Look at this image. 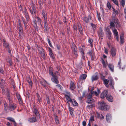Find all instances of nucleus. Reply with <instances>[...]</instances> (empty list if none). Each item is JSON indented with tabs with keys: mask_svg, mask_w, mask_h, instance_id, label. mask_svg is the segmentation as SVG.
<instances>
[{
	"mask_svg": "<svg viewBox=\"0 0 126 126\" xmlns=\"http://www.w3.org/2000/svg\"><path fill=\"white\" fill-rule=\"evenodd\" d=\"M111 19L110 20V27H115V24L117 28L120 27V25L117 18L116 17H111Z\"/></svg>",
	"mask_w": 126,
	"mask_h": 126,
	"instance_id": "obj_1",
	"label": "nucleus"
},
{
	"mask_svg": "<svg viewBox=\"0 0 126 126\" xmlns=\"http://www.w3.org/2000/svg\"><path fill=\"white\" fill-rule=\"evenodd\" d=\"M100 108L101 110H106L109 109L110 106L106 103L102 101L100 103Z\"/></svg>",
	"mask_w": 126,
	"mask_h": 126,
	"instance_id": "obj_2",
	"label": "nucleus"
},
{
	"mask_svg": "<svg viewBox=\"0 0 126 126\" xmlns=\"http://www.w3.org/2000/svg\"><path fill=\"white\" fill-rule=\"evenodd\" d=\"M73 27L74 30L76 31H77V28L78 27V29L80 34L82 35L83 34V30L80 24L77 23L76 24H74L73 25Z\"/></svg>",
	"mask_w": 126,
	"mask_h": 126,
	"instance_id": "obj_3",
	"label": "nucleus"
},
{
	"mask_svg": "<svg viewBox=\"0 0 126 126\" xmlns=\"http://www.w3.org/2000/svg\"><path fill=\"white\" fill-rule=\"evenodd\" d=\"M36 18L37 19V21H36V19H34L33 20V26L35 28H37V22L38 24L41 27L42 26L41 24L42 20L38 17L37 16Z\"/></svg>",
	"mask_w": 126,
	"mask_h": 126,
	"instance_id": "obj_4",
	"label": "nucleus"
},
{
	"mask_svg": "<svg viewBox=\"0 0 126 126\" xmlns=\"http://www.w3.org/2000/svg\"><path fill=\"white\" fill-rule=\"evenodd\" d=\"M23 14L26 18L27 21V22L30 21V18L29 16L27 9L25 7L24 8V11H23Z\"/></svg>",
	"mask_w": 126,
	"mask_h": 126,
	"instance_id": "obj_5",
	"label": "nucleus"
},
{
	"mask_svg": "<svg viewBox=\"0 0 126 126\" xmlns=\"http://www.w3.org/2000/svg\"><path fill=\"white\" fill-rule=\"evenodd\" d=\"M87 54L91 57V60H93L95 57V52L94 51L92 50H90Z\"/></svg>",
	"mask_w": 126,
	"mask_h": 126,
	"instance_id": "obj_6",
	"label": "nucleus"
},
{
	"mask_svg": "<svg viewBox=\"0 0 126 126\" xmlns=\"http://www.w3.org/2000/svg\"><path fill=\"white\" fill-rule=\"evenodd\" d=\"M58 76H52L51 78L52 81L54 83L56 84H58L59 83V81L58 80Z\"/></svg>",
	"mask_w": 126,
	"mask_h": 126,
	"instance_id": "obj_7",
	"label": "nucleus"
},
{
	"mask_svg": "<svg viewBox=\"0 0 126 126\" xmlns=\"http://www.w3.org/2000/svg\"><path fill=\"white\" fill-rule=\"evenodd\" d=\"M108 91L106 90H104L101 93L100 95V97L101 98H104L105 97H106L108 95Z\"/></svg>",
	"mask_w": 126,
	"mask_h": 126,
	"instance_id": "obj_8",
	"label": "nucleus"
},
{
	"mask_svg": "<svg viewBox=\"0 0 126 126\" xmlns=\"http://www.w3.org/2000/svg\"><path fill=\"white\" fill-rule=\"evenodd\" d=\"M33 109L32 111L34 112L35 115L37 116H39V115L38 109H37L36 107V106L34 105L33 107Z\"/></svg>",
	"mask_w": 126,
	"mask_h": 126,
	"instance_id": "obj_9",
	"label": "nucleus"
},
{
	"mask_svg": "<svg viewBox=\"0 0 126 126\" xmlns=\"http://www.w3.org/2000/svg\"><path fill=\"white\" fill-rule=\"evenodd\" d=\"M98 33L99 38L101 39H103V36L104 35V33L103 31L102 28H100L99 29V31L98 32Z\"/></svg>",
	"mask_w": 126,
	"mask_h": 126,
	"instance_id": "obj_10",
	"label": "nucleus"
},
{
	"mask_svg": "<svg viewBox=\"0 0 126 126\" xmlns=\"http://www.w3.org/2000/svg\"><path fill=\"white\" fill-rule=\"evenodd\" d=\"M3 44L4 47L6 49L10 47L9 45V44L7 43L4 39L3 40Z\"/></svg>",
	"mask_w": 126,
	"mask_h": 126,
	"instance_id": "obj_11",
	"label": "nucleus"
},
{
	"mask_svg": "<svg viewBox=\"0 0 126 126\" xmlns=\"http://www.w3.org/2000/svg\"><path fill=\"white\" fill-rule=\"evenodd\" d=\"M116 50L113 47H112L110 51L112 57H114L116 55Z\"/></svg>",
	"mask_w": 126,
	"mask_h": 126,
	"instance_id": "obj_12",
	"label": "nucleus"
},
{
	"mask_svg": "<svg viewBox=\"0 0 126 126\" xmlns=\"http://www.w3.org/2000/svg\"><path fill=\"white\" fill-rule=\"evenodd\" d=\"M41 50H39L40 53L42 57L44 59L46 58V56L45 53V50L42 48H41Z\"/></svg>",
	"mask_w": 126,
	"mask_h": 126,
	"instance_id": "obj_13",
	"label": "nucleus"
},
{
	"mask_svg": "<svg viewBox=\"0 0 126 126\" xmlns=\"http://www.w3.org/2000/svg\"><path fill=\"white\" fill-rule=\"evenodd\" d=\"M37 120L35 116L33 117L30 118L28 119L29 121L30 122L32 123L36 122H37Z\"/></svg>",
	"mask_w": 126,
	"mask_h": 126,
	"instance_id": "obj_14",
	"label": "nucleus"
},
{
	"mask_svg": "<svg viewBox=\"0 0 126 126\" xmlns=\"http://www.w3.org/2000/svg\"><path fill=\"white\" fill-rule=\"evenodd\" d=\"M91 16L89 15H88V17H85L83 19V20L86 23H88L89 22V20L91 19Z\"/></svg>",
	"mask_w": 126,
	"mask_h": 126,
	"instance_id": "obj_15",
	"label": "nucleus"
},
{
	"mask_svg": "<svg viewBox=\"0 0 126 126\" xmlns=\"http://www.w3.org/2000/svg\"><path fill=\"white\" fill-rule=\"evenodd\" d=\"M16 107V105L14 104L10 105H9V108L10 110L13 111L15 110Z\"/></svg>",
	"mask_w": 126,
	"mask_h": 126,
	"instance_id": "obj_16",
	"label": "nucleus"
},
{
	"mask_svg": "<svg viewBox=\"0 0 126 126\" xmlns=\"http://www.w3.org/2000/svg\"><path fill=\"white\" fill-rule=\"evenodd\" d=\"M70 47L72 50V51H73L75 50H77V47L75 45L73 42H72L70 45Z\"/></svg>",
	"mask_w": 126,
	"mask_h": 126,
	"instance_id": "obj_17",
	"label": "nucleus"
},
{
	"mask_svg": "<svg viewBox=\"0 0 126 126\" xmlns=\"http://www.w3.org/2000/svg\"><path fill=\"white\" fill-rule=\"evenodd\" d=\"M106 119L108 122H110L112 119L111 114L110 113H108L106 116Z\"/></svg>",
	"mask_w": 126,
	"mask_h": 126,
	"instance_id": "obj_18",
	"label": "nucleus"
},
{
	"mask_svg": "<svg viewBox=\"0 0 126 126\" xmlns=\"http://www.w3.org/2000/svg\"><path fill=\"white\" fill-rule=\"evenodd\" d=\"M109 79L110 81L109 85H110V87L112 89H114V81L113 79L112 78H110V79Z\"/></svg>",
	"mask_w": 126,
	"mask_h": 126,
	"instance_id": "obj_19",
	"label": "nucleus"
},
{
	"mask_svg": "<svg viewBox=\"0 0 126 126\" xmlns=\"http://www.w3.org/2000/svg\"><path fill=\"white\" fill-rule=\"evenodd\" d=\"M31 6L32 9V10L33 13L35 15L36 14V8L35 6V5L34 3L32 2L31 4Z\"/></svg>",
	"mask_w": 126,
	"mask_h": 126,
	"instance_id": "obj_20",
	"label": "nucleus"
},
{
	"mask_svg": "<svg viewBox=\"0 0 126 126\" xmlns=\"http://www.w3.org/2000/svg\"><path fill=\"white\" fill-rule=\"evenodd\" d=\"M106 99L108 101L110 102H112L113 101V97L110 95L108 94L106 97Z\"/></svg>",
	"mask_w": 126,
	"mask_h": 126,
	"instance_id": "obj_21",
	"label": "nucleus"
},
{
	"mask_svg": "<svg viewBox=\"0 0 126 126\" xmlns=\"http://www.w3.org/2000/svg\"><path fill=\"white\" fill-rule=\"evenodd\" d=\"M16 96L17 98L19 103H22V102L21 100V97L20 94L18 93H16Z\"/></svg>",
	"mask_w": 126,
	"mask_h": 126,
	"instance_id": "obj_22",
	"label": "nucleus"
},
{
	"mask_svg": "<svg viewBox=\"0 0 126 126\" xmlns=\"http://www.w3.org/2000/svg\"><path fill=\"white\" fill-rule=\"evenodd\" d=\"M8 93L7 95V96L8 99L9 101V102L10 103L12 102V100L13 98L10 96V93L8 91Z\"/></svg>",
	"mask_w": 126,
	"mask_h": 126,
	"instance_id": "obj_23",
	"label": "nucleus"
},
{
	"mask_svg": "<svg viewBox=\"0 0 126 126\" xmlns=\"http://www.w3.org/2000/svg\"><path fill=\"white\" fill-rule=\"evenodd\" d=\"M108 66L110 70L112 72H113L114 66L113 64H112L110 63L108 64Z\"/></svg>",
	"mask_w": 126,
	"mask_h": 126,
	"instance_id": "obj_24",
	"label": "nucleus"
},
{
	"mask_svg": "<svg viewBox=\"0 0 126 126\" xmlns=\"http://www.w3.org/2000/svg\"><path fill=\"white\" fill-rule=\"evenodd\" d=\"M113 9V13L112 14V16L111 17H116V15H117L118 13V11L115 10L112 7Z\"/></svg>",
	"mask_w": 126,
	"mask_h": 126,
	"instance_id": "obj_25",
	"label": "nucleus"
},
{
	"mask_svg": "<svg viewBox=\"0 0 126 126\" xmlns=\"http://www.w3.org/2000/svg\"><path fill=\"white\" fill-rule=\"evenodd\" d=\"M42 14L44 20H47V15L46 12L44 10H42Z\"/></svg>",
	"mask_w": 126,
	"mask_h": 126,
	"instance_id": "obj_26",
	"label": "nucleus"
},
{
	"mask_svg": "<svg viewBox=\"0 0 126 126\" xmlns=\"http://www.w3.org/2000/svg\"><path fill=\"white\" fill-rule=\"evenodd\" d=\"M40 84L45 87H46V83H47V82L45 80H40Z\"/></svg>",
	"mask_w": 126,
	"mask_h": 126,
	"instance_id": "obj_27",
	"label": "nucleus"
},
{
	"mask_svg": "<svg viewBox=\"0 0 126 126\" xmlns=\"http://www.w3.org/2000/svg\"><path fill=\"white\" fill-rule=\"evenodd\" d=\"M70 88L71 90H73L75 89V85L74 83L72 81L70 82Z\"/></svg>",
	"mask_w": 126,
	"mask_h": 126,
	"instance_id": "obj_28",
	"label": "nucleus"
},
{
	"mask_svg": "<svg viewBox=\"0 0 126 126\" xmlns=\"http://www.w3.org/2000/svg\"><path fill=\"white\" fill-rule=\"evenodd\" d=\"M115 27H111V29L115 36H117L118 35V33L117 30L115 29Z\"/></svg>",
	"mask_w": 126,
	"mask_h": 126,
	"instance_id": "obj_29",
	"label": "nucleus"
},
{
	"mask_svg": "<svg viewBox=\"0 0 126 126\" xmlns=\"http://www.w3.org/2000/svg\"><path fill=\"white\" fill-rule=\"evenodd\" d=\"M27 82L29 83V85H30L31 87H32V82L30 77H28L27 78Z\"/></svg>",
	"mask_w": 126,
	"mask_h": 126,
	"instance_id": "obj_30",
	"label": "nucleus"
},
{
	"mask_svg": "<svg viewBox=\"0 0 126 126\" xmlns=\"http://www.w3.org/2000/svg\"><path fill=\"white\" fill-rule=\"evenodd\" d=\"M107 32L108 33L107 34V37L109 39H111V37L112 36L111 33L109 30H108Z\"/></svg>",
	"mask_w": 126,
	"mask_h": 126,
	"instance_id": "obj_31",
	"label": "nucleus"
},
{
	"mask_svg": "<svg viewBox=\"0 0 126 126\" xmlns=\"http://www.w3.org/2000/svg\"><path fill=\"white\" fill-rule=\"evenodd\" d=\"M87 75L86 74H83L80 76L79 77L80 80H85L86 78Z\"/></svg>",
	"mask_w": 126,
	"mask_h": 126,
	"instance_id": "obj_32",
	"label": "nucleus"
},
{
	"mask_svg": "<svg viewBox=\"0 0 126 126\" xmlns=\"http://www.w3.org/2000/svg\"><path fill=\"white\" fill-rule=\"evenodd\" d=\"M77 50H76L72 51L74 57L75 58H77L78 56V55L77 53Z\"/></svg>",
	"mask_w": 126,
	"mask_h": 126,
	"instance_id": "obj_33",
	"label": "nucleus"
},
{
	"mask_svg": "<svg viewBox=\"0 0 126 126\" xmlns=\"http://www.w3.org/2000/svg\"><path fill=\"white\" fill-rule=\"evenodd\" d=\"M94 101V100L93 99H88V100L86 101V102L88 104H90L93 103V102Z\"/></svg>",
	"mask_w": 126,
	"mask_h": 126,
	"instance_id": "obj_34",
	"label": "nucleus"
},
{
	"mask_svg": "<svg viewBox=\"0 0 126 126\" xmlns=\"http://www.w3.org/2000/svg\"><path fill=\"white\" fill-rule=\"evenodd\" d=\"M98 77L97 75H93L92 78V81L97 80L98 79Z\"/></svg>",
	"mask_w": 126,
	"mask_h": 126,
	"instance_id": "obj_35",
	"label": "nucleus"
},
{
	"mask_svg": "<svg viewBox=\"0 0 126 126\" xmlns=\"http://www.w3.org/2000/svg\"><path fill=\"white\" fill-rule=\"evenodd\" d=\"M5 81L4 80L1 79H0V86H3V85L5 84Z\"/></svg>",
	"mask_w": 126,
	"mask_h": 126,
	"instance_id": "obj_36",
	"label": "nucleus"
},
{
	"mask_svg": "<svg viewBox=\"0 0 126 126\" xmlns=\"http://www.w3.org/2000/svg\"><path fill=\"white\" fill-rule=\"evenodd\" d=\"M83 66V63L82 61H81L79 63V65L78 66V68L79 69H81Z\"/></svg>",
	"mask_w": 126,
	"mask_h": 126,
	"instance_id": "obj_37",
	"label": "nucleus"
},
{
	"mask_svg": "<svg viewBox=\"0 0 126 126\" xmlns=\"http://www.w3.org/2000/svg\"><path fill=\"white\" fill-rule=\"evenodd\" d=\"M65 96L67 100L68 101L71 103L72 102V100L71 99L70 97L68 95H66Z\"/></svg>",
	"mask_w": 126,
	"mask_h": 126,
	"instance_id": "obj_38",
	"label": "nucleus"
},
{
	"mask_svg": "<svg viewBox=\"0 0 126 126\" xmlns=\"http://www.w3.org/2000/svg\"><path fill=\"white\" fill-rule=\"evenodd\" d=\"M88 42L90 44V46L91 47H93V40L90 38H89V39H88Z\"/></svg>",
	"mask_w": 126,
	"mask_h": 126,
	"instance_id": "obj_39",
	"label": "nucleus"
},
{
	"mask_svg": "<svg viewBox=\"0 0 126 126\" xmlns=\"http://www.w3.org/2000/svg\"><path fill=\"white\" fill-rule=\"evenodd\" d=\"M109 81V80L107 79H104L103 81L104 84L107 87H108L109 86L108 84Z\"/></svg>",
	"mask_w": 126,
	"mask_h": 126,
	"instance_id": "obj_40",
	"label": "nucleus"
},
{
	"mask_svg": "<svg viewBox=\"0 0 126 126\" xmlns=\"http://www.w3.org/2000/svg\"><path fill=\"white\" fill-rule=\"evenodd\" d=\"M49 75H51L52 76L53 75V73L52 71V68L51 67H49Z\"/></svg>",
	"mask_w": 126,
	"mask_h": 126,
	"instance_id": "obj_41",
	"label": "nucleus"
},
{
	"mask_svg": "<svg viewBox=\"0 0 126 126\" xmlns=\"http://www.w3.org/2000/svg\"><path fill=\"white\" fill-rule=\"evenodd\" d=\"M101 61L103 65V67L104 68H106L107 66V64L106 63L104 60L102 58L101 59Z\"/></svg>",
	"mask_w": 126,
	"mask_h": 126,
	"instance_id": "obj_42",
	"label": "nucleus"
},
{
	"mask_svg": "<svg viewBox=\"0 0 126 126\" xmlns=\"http://www.w3.org/2000/svg\"><path fill=\"white\" fill-rule=\"evenodd\" d=\"M74 106H77L78 105V103L76 101L73 99L72 100V102H71Z\"/></svg>",
	"mask_w": 126,
	"mask_h": 126,
	"instance_id": "obj_43",
	"label": "nucleus"
},
{
	"mask_svg": "<svg viewBox=\"0 0 126 126\" xmlns=\"http://www.w3.org/2000/svg\"><path fill=\"white\" fill-rule=\"evenodd\" d=\"M45 28L44 32L46 33H48L49 29V28L48 26L44 27Z\"/></svg>",
	"mask_w": 126,
	"mask_h": 126,
	"instance_id": "obj_44",
	"label": "nucleus"
},
{
	"mask_svg": "<svg viewBox=\"0 0 126 126\" xmlns=\"http://www.w3.org/2000/svg\"><path fill=\"white\" fill-rule=\"evenodd\" d=\"M69 110L70 111V113L71 115H73V108L72 107H69Z\"/></svg>",
	"mask_w": 126,
	"mask_h": 126,
	"instance_id": "obj_45",
	"label": "nucleus"
},
{
	"mask_svg": "<svg viewBox=\"0 0 126 126\" xmlns=\"http://www.w3.org/2000/svg\"><path fill=\"white\" fill-rule=\"evenodd\" d=\"M97 91L98 92V93L96 91H93L92 92H91L93 94H95V95H96V96H97L99 95V91H100V90L98 89Z\"/></svg>",
	"mask_w": 126,
	"mask_h": 126,
	"instance_id": "obj_46",
	"label": "nucleus"
},
{
	"mask_svg": "<svg viewBox=\"0 0 126 126\" xmlns=\"http://www.w3.org/2000/svg\"><path fill=\"white\" fill-rule=\"evenodd\" d=\"M8 107L7 106V103H5L4 105V109L6 111H7Z\"/></svg>",
	"mask_w": 126,
	"mask_h": 126,
	"instance_id": "obj_47",
	"label": "nucleus"
},
{
	"mask_svg": "<svg viewBox=\"0 0 126 126\" xmlns=\"http://www.w3.org/2000/svg\"><path fill=\"white\" fill-rule=\"evenodd\" d=\"M91 25L92 27V29L94 31L96 29V26L93 23H91Z\"/></svg>",
	"mask_w": 126,
	"mask_h": 126,
	"instance_id": "obj_48",
	"label": "nucleus"
},
{
	"mask_svg": "<svg viewBox=\"0 0 126 126\" xmlns=\"http://www.w3.org/2000/svg\"><path fill=\"white\" fill-rule=\"evenodd\" d=\"M57 84L56 85V86L58 88L61 90H62L63 89V87L60 84Z\"/></svg>",
	"mask_w": 126,
	"mask_h": 126,
	"instance_id": "obj_49",
	"label": "nucleus"
},
{
	"mask_svg": "<svg viewBox=\"0 0 126 126\" xmlns=\"http://www.w3.org/2000/svg\"><path fill=\"white\" fill-rule=\"evenodd\" d=\"M92 93L91 92H90L88 94V96L87 98L88 99H91L92 98Z\"/></svg>",
	"mask_w": 126,
	"mask_h": 126,
	"instance_id": "obj_50",
	"label": "nucleus"
},
{
	"mask_svg": "<svg viewBox=\"0 0 126 126\" xmlns=\"http://www.w3.org/2000/svg\"><path fill=\"white\" fill-rule=\"evenodd\" d=\"M55 119L56 123H57L59 124V121L58 120V117L57 116L55 115Z\"/></svg>",
	"mask_w": 126,
	"mask_h": 126,
	"instance_id": "obj_51",
	"label": "nucleus"
},
{
	"mask_svg": "<svg viewBox=\"0 0 126 126\" xmlns=\"http://www.w3.org/2000/svg\"><path fill=\"white\" fill-rule=\"evenodd\" d=\"M125 0H121L120 1V4L123 7H124L125 5Z\"/></svg>",
	"mask_w": 126,
	"mask_h": 126,
	"instance_id": "obj_52",
	"label": "nucleus"
},
{
	"mask_svg": "<svg viewBox=\"0 0 126 126\" xmlns=\"http://www.w3.org/2000/svg\"><path fill=\"white\" fill-rule=\"evenodd\" d=\"M115 4L118 6H119L117 0H111Z\"/></svg>",
	"mask_w": 126,
	"mask_h": 126,
	"instance_id": "obj_53",
	"label": "nucleus"
},
{
	"mask_svg": "<svg viewBox=\"0 0 126 126\" xmlns=\"http://www.w3.org/2000/svg\"><path fill=\"white\" fill-rule=\"evenodd\" d=\"M121 59H119V62H118V64L119 65V68L120 69H122V70H123V68H122L121 67V66L120 65V63L121 62Z\"/></svg>",
	"mask_w": 126,
	"mask_h": 126,
	"instance_id": "obj_54",
	"label": "nucleus"
},
{
	"mask_svg": "<svg viewBox=\"0 0 126 126\" xmlns=\"http://www.w3.org/2000/svg\"><path fill=\"white\" fill-rule=\"evenodd\" d=\"M107 6L108 8L109 9H110L111 8V6L110 3L109 2H108L107 4Z\"/></svg>",
	"mask_w": 126,
	"mask_h": 126,
	"instance_id": "obj_55",
	"label": "nucleus"
},
{
	"mask_svg": "<svg viewBox=\"0 0 126 126\" xmlns=\"http://www.w3.org/2000/svg\"><path fill=\"white\" fill-rule=\"evenodd\" d=\"M79 51L81 53V54H85L84 52V50L81 47L79 49Z\"/></svg>",
	"mask_w": 126,
	"mask_h": 126,
	"instance_id": "obj_56",
	"label": "nucleus"
},
{
	"mask_svg": "<svg viewBox=\"0 0 126 126\" xmlns=\"http://www.w3.org/2000/svg\"><path fill=\"white\" fill-rule=\"evenodd\" d=\"M18 25L19 26V27L18 28H23L21 24V23L20 20V19H19L18 21Z\"/></svg>",
	"mask_w": 126,
	"mask_h": 126,
	"instance_id": "obj_57",
	"label": "nucleus"
},
{
	"mask_svg": "<svg viewBox=\"0 0 126 126\" xmlns=\"http://www.w3.org/2000/svg\"><path fill=\"white\" fill-rule=\"evenodd\" d=\"M19 35L20 36L21 34H22L23 28H19Z\"/></svg>",
	"mask_w": 126,
	"mask_h": 126,
	"instance_id": "obj_58",
	"label": "nucleus"
},
{
	"mask_svg": "<svg viewBox=\"0 0 126 126\" xmlns=\"http://www.w3.org/2000/svg\"><path fill=\"white\" fill-rule=\"evenodd\" d=\"M49 55L50 57L51 58L53 59H54V55L53 53H52V52L49 53Z\"/></svg>",
	"mask_w": 126,
	"mask_h": 126,
	"instance_id": "obj_59",
	"label": "nucleus"
},
{
	"mask_svg": "<svg viewBox=\"0 0 126 126\" xmlns=\"http://www.w3.org/2000/svg\"><path fill=\"white\" fill-rule=\"evenodd\" d=\"M7 119L8 120L12 122H14L15 120L14 119L11 117H8L7 118Z\"/></svg>",
	"mask_w": 126,
	"mask_h": 126,
	"instance_id": "obj_60",
	"label": "nucleus"
},
{
	"mask_svg": "<svg viewBox=\"0 0 126 126\" xmlns=\"http://www.w3.org/2000/svg\"><path fill=\"white\" fill-rule=\"evenodd\" d=\"M47 20H44V27L48 26Z\"/></svg>",
	"mask_w": 126,
	"mask_h": 126,
	"instance_id": "obj_61",
	"label": "nucleus"
},
{
	"mask_svg": "<svg viewBox=\"0 0 126 126\" xmlns=\"http://www.w3.org/2000/svg\"><path fill=\"white\" fill-rule=\"evenodd\" d=\"M94 104H91L89 105H88L87 106V108L90 109V108H92L94 107Z\"/></svg>",
	"mask_w": 126,
	"mask_h": 126,
	"instance_id": "obj_62",
	"label": "nucleus"
},
{
	"mask_svg": "<svg viewBox=\"0 0 126 126\" xmlns=\"http://www.w3.org/2000/svg\"><path fill=\"white\" fill-rule=\"evenodd\" d=\"M21 19L23 23L25 25V24H26V21L24 17L23 16H22L21 17Z\"/></svg>",
	"mask_w": 126,
	"mask_h": 126,
	"instance_id": "obj_63",
	"label": "nucleus"
},
{
	"mask_svg": "<svg viewBox=\"0 0 126 126\" xmlns=\"http://www.w3.org/2000/svg\"><path fill=\"white\" fill-rule=\"evenodd\" d=\"M59 74V73L57 71H56L54 73H53V75H52V76H58V75Z\"/></svg>",
	"mask_w": 126,
	"mask_h": 126,
	"instance_id": "obj_64",
	"label": "nucleus"
}]
</instances>
